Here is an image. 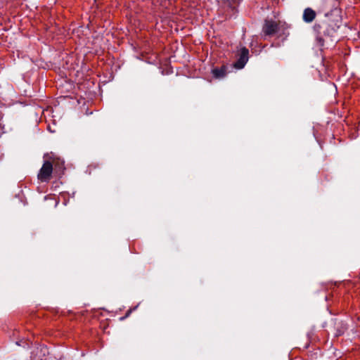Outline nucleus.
<instances>
[{
  "mask_svg": "<svg viewBox=\"0 0 360 360\" xmlns=\"http://www.w3.org/2000/svg\"><path fill=\"white\" fill-rule=\"evenodd\" d=\"M341 25V18L338 15L326 14L325 18L316 22L313 26L316 41L319 46H323L325 39H332Z\"/></svg>",
  "mask_w": 360,
  "mask_h": 360,
  "instance_id": "obj_1",
  "label": "nucleus"
},
{
  "mask_svg": "<svg viewBox=\"0 0 360 360\" xmlns=\"http://www.w3.org/2000/svg\"><path fill=\"white\" fill-rule=\"evenodd\" d=\"M53 172V165L52 163L49 161L46 160L41 168L39 170V172L37 175V177L39 180H40L41 182H46L48 181L52 174Z\"/></svg>",
  "mask_w": 360,
  "mask_h": 360,
  "instance_id": "obj_2",
  "label": "nucleus"
},
{
  "mask_svg": "<svg viewBox=\"0 0 360 360\" xmlns=\"http://www.w3.org/2000/svg\"><path fill=\"white\" fill-rule=\"evenodd\" d=\"M249 50L246 47H243L238 54V58L233 64V66L237 69H242L245 67L248 61Z\"/></svg>",
  "mask_w": 360,
  "mask_h": 360,
  "instance_id": "obj_3",
  "label": "nucleus"
},
{
  "mask_svg": "<svg viewBox=\"0 0 360 360\" xmlns=\"http://www.w3.org/2000/svg\"><path fill=\"white\" fill-rule=\"evenodd\" d=\"M278 30V25L276 22L272 20H265L264 24L262 27V32L265 36H271L277 32Z\"/></svg>",
  "mask_w": 360,
  "mask_h": 360,
  "instance_id": "obj_4",
  "label": "nucleus"
},
{
  "mask_svg": "<svg viewBox=\"0 0 360 360\" xmlns=\"http://www.w3.org/2000/svg\"><path fill=\"white\" fill-rule=\"evenodd\" d=\"M316 17V13L311 8H306L302 14V20L306 23L312 22Z\"/></svg>",
  "mask_w": 360,
  "mask_h": 360,
  "instance_id": "obj_5",
  "label": "nucleus"
},
{
  "mask_svg": "<svg viewBox=\"0 0 360 360\" xmlns=\"http://www.w3.org/2000/svg\"><path fill=\"white\" fill-rule=\"evenodd\" d=\"M212 73L214 78L216 79H221L224 77L226 75V67L225 65H222L221 68H215L212 70Z\"/></svg>",
  "mask_w": 360,
  "mask_h": 360,
  "instance_id": "obj_6",
  "label": "nucleus"
},
{
  "mask_svg": "<svg viewBox=\"0 0 360 360\" xmlns=\"http://www.w3.org/2000/svg\"><path fill=\"white\" fill-rule=\"evenodd\" d=\"M338 325H340V326H338L337 328V332L335 333L336 336L341 335L344 333V331L346 330V327L342 321H339Z\"/></svg>",
  "mask_w": 360,
  "mask_h": 360,
  "instance_id": "obj_7",
  "label": "nucleus"
},
{
  "mask_svg": "<svg viewBox=\"0 0 360 360\" xmlns=\"http://www.w3.org/2000/svg\"><path fill=\"white\" fill-rule=\"evenodd\" d=\"M131 311H132V309H129V310L127 311V313H126V314H125V316H124V317L121 318V319H124V318L128 317V316L130 315V314L131 313Z\"/></svg>",
  "mask_w": 360,
  "mask_h": 360,
  "instance_id": "obj_8",
  "label": "nucleus"
}]
</instances>
